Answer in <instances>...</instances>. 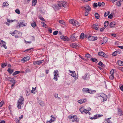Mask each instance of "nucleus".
<instances>
[{"label":"nucleus","instance_id":"nucleus-1","mask_svg":"<svg viewBox=\"0 0 123 123\" xmlns=\"http://www.w3.org/2000/svg\"><path fill=\"white\" fill-rule=\"evenodd\" d=\"M82 90L83 92H85L86 93H89L91 94L94 93L96 92L95 90H92L86 88H84Z\"/></svg>","mask_w":123,"mask_h":123},{"label":"nucleus","instance_id":"nucleus-2","mask_svg":"<svg viewBox=\"0 0 123 123\" xmlns=\"http://www.w3.org/2000/svg\"><path fill=\"white\" fill-rule=\"evenodd\" d=\"M21 33L20 32L16 30H15L14 31H10V34L12 35V36H15L16 38H18V36L19 34H20Z\"/></svg>","mask_w":123,"mask_h":123},{"label":"nucleus","instance_id":"nucleus-3","mask_svg":"<svg viewBox=\"0 0 123 123\" xmlns=\"http://www.w3.org/2000/svg\"><path fill=\"white\" fill-rule=\"evenodd\" d=\"M68 117L69 119H72L71 120L73 122H79V120L76 116H73L71 115L69 116Z\"/></svg>","mask_w":123,"mask_h":123},{"label":"nucleus","instance_id":"nucleus-4","mask_svg":"<svg viewBox=\"0 0 123 123\" xmlns=\"http://www.w3.org/2000/svg\"><path fill=\"white\" fill-rule=\"evenodd\" d=\"M54 77L53 79L55 80L56 81H57L58 80L57 77H59L60 76L58 71L57 70H55L54 71Z\"/></svg>","mask_w":123,"mask_h":123},{"label":"nucleus","instance_id":"nucleus-5","mask_svg":"<svg viewBox=\"0 0 123 123\" xmlns=\"http://www.w3.org/2000/svg\"><path fill=\"white\" fill-rule=\"evenodd\" d=\"M66 3L67 2H66L65 1H60L58 2V4L61 8L62 7H66Z\"/></svg>","mask_w":123,"mask_h":123},{"label":"nucleus","instance_id":"nucleus-6","mask_svg":"<svg viewBox=\"0 0 123 123\" xmlns=\"http://www.w3.org/2000/svg\"><path fill=\"white\" fill-rule=\"evenodd\" d=\"M80 111L81 112L82 114L85 113L86 114L87 113H88L89 115L90 114V113L87 110H86L84 109L83 107H81L79 109Z\"/></svg>","mask_w":123,"mask_h":123},{"label":"nucleus","instance_id":"nucleus-7","mask_svg":"<svg viewBox=\"0 0 123 123\" xmlns=\"http://www.w3.org/2000/svg\"><path fill=\"white\" fill-rule=\"evenodd\" d=\"M69 22L73 24L74 25L79 26L80 24L76 20L74 19H71L69 21Z\"/></svg>","mask_w":123,"mask_h":123},{"label":"nucleus","instance_id":"nucleus-8","mask_svg":"<svg viewBox=\"0 0 123 123\" xmlns=\"http://www.w3.org/2000/svg\"><path fill=\"white\" fill-rule=\"evenodd\" d=\"M0 43L1 47H3L5 49H7V47L6 46V43L4 41L0 39Z\"/></svg>","mask_w":123,"mask_h":123},{"label":"nucleus","instance_id":"nucleus-9","mask_svg":"<svg viewBox=\"0 0 123 123\" xmlns=\"http://www.w3.org/2000/svg\"><path fill=\"white\" fill-rule=\"evenodd\" d=\"M24 98L22 96H20L17 103L23 104Z\"/></svg>","mask_w":123,"mask_h":123},{"label":"nucleus","instance_id":"nucleus-10","mask_svg":"<svg viewBox=\"0 0 123 123\" xmlns=\"http://www.w3.org/2000/svg\"><path fill=\"white\" fill-rule=\"evenodd\" d=\"M100 97H101V99L103 100V101H105L107 99V96L104 93H102L100 95Z\"/></svg>","mask_w":123,"mask_h":123},{"label":"nucleus","instance_id":"nucleus-11","mask_svg":"<svg viewBox=\"0 0 123 123\" xmlns=\"http://www.w3.org/2000/svg\"><path fill=\"white\" fill-rule=\"evenodd\" d=\"M77 37L78 36L75 34H74L71 35L70 37V39L72 41H74Z\"/></svg>","mask_w":123,"mask_h":123},{"label":"nucleus","instance_id":"nucleus-12","mask_svg":"<svg viewBox=\"0 0 123 123\" xmlns=\"http://www.w3.org/2000/svg\"><path fill=\"white\" fill-rule=\"evenodd\" d=\"M69 71L70 72V73H71V75L73 77H75V80L78 79V77H76V74L75 71H71L70 70H69Z\"/></svg>","mask_w":123,"mask_h":123},{"label":"nucleus","instance_id":"nucleus-13","mask_svg":"<svg viewBox=\"0 0 123 123\" xmlns=\"http://www.w3.org/2000/svg\"><path fill=\"white\" fill-rule=\"evenodd\" d=\"M52 7L55 10H57L61 8L58 4L57 5H52Z\"/></svg>","mask_w":123,"mask_h":123},{"label":"nucleus","instance_id":"nucleus-14","mask_svg":"<svg viewBox=\"0 0 123 123\" xmlns=\"http://www.w3.org/2000/svg\"><path fill=\"white\" fill-rule=\"evenodd\" d=\"M103 116L102 115H101L100 114H97L95 115L94 117H91L90 118V119L92 120L98 118V117H100Z\"/></svg>","mask_w":123,"mask_h":123},{"label":"nucleus","instance_id":"nucleus-15","mask_svg":"<svg viewBox=\"0 0 123 123\" xmlns=\"http://www.w3.org/2000/svg\"><path fill=\"white\" fill-rule=\"evenodd\" d=\"M98 55L100 56H103L105 58L107 57V55L102 51L99 52L98 53Z\"/></svg>","mask_w":123,"mask_h":123},{"label":"nucleus","instance_id":"nucleus-16","mask_svg":"<svg viewBox=\"0 0 123 123\" xmlns=\"http://www.w3.org/2000/svg\"><path fill=\"white\" fill-rule=\"evenodd\" d=\"M51 118L50 119L49 121H47L46 122V123H52V122L53 121H55V117H54L53 116L51 115Z\"/></svg>","mask_w":123,"mask_h":123},{"label":"nucleus","instance_id":"nucleus-17","mask_svg":"<svg viewBox=\"0 0 123 123\" xmlns=\"http://www.w3.org/2000/svg\"><path fill=\"white\" fill-rule=\"evenodd\" d=\"M30 59V57L29 56H27L25 57L22 59L21 60V61H23V62L24 63L29 60Z\"/></svg>","mask_w":123,"mask_h":123},{"label":"nucleus","instance_id":"nucleus-18","mask_svg":"<svg viewBox=\"0 0 123 123\" xmlns=\"http://www.w3.org/2000/svg\"><path fill=\"white\" fill-rule=\"evenodd\" d=\"M89 40L91 41H93L97 40L98 38L96 37H88Z\"/></svg>","mask_w":123,"mask_h":123},{"label":"nucleus","instance_id":"nucleus-19","mask_svg":"<svg viewBox=\"0 0 123 123\" xmlns=\"http://www.w3.org/2000/svg\"><path fill=\"white\" fill-rule=\"evenodd\" d=\"M82 8H84L85 9V11H86L89 12L91 10V8L89 6H87L85 7H82Z\"/></svg>","mask_w":123,"mask_h":123},{"label":"nucleus","instance_id":"nucleus-20","mask_svg":"<svg viewBox=\"0 0 123 123\" xmlns=\"http://www.w3.org/2000/svg\"><path fill=\"white\" fill-rule=\"evenodd\" d=\"M60 38L61 39L66 41H68V38L65 36H60Z\"/></svg>","mask_w":123,"mask_h":123},{"label":"nucleus","instance_id":"nucleus-21","mask_svg":"<svg viewBox=\"0 0 123 123\" xmlns=\"http://www.w3.org/2000/svg\"><path fill=\"white\" fill-rule=\"evenodd\" d=\"M117 114L119 116H121L123 115L122 110L118 108Z\"/></svg>","mask_w":123,"mask_h":123},{"label":"nucleus","instance_id":"nucleus-22","mask_svg":"<svg viewBox=\"0 0 123 123\" xmlns=\"http://www.w3.org/2000/svg\"><path fill=\"white\" fill-rule=\"evenodd\" d=\"M42 63L41 61H34L33 62V63L34 65L37 64L39 65Z\"/></svg>","mask_w":123,"mask_h":123},{"label":"nucleus","instance_id":"nucleus-23","mask_svg":"<svg viewBox=\"0 0 123 123\" xmlns=\"http://www.w3.org/2000/svg\"><path fill=\"white\" fill-rule=\"evenodd\" d=\"M26 24H25L23 22H20L18 23V27H22L26 26Z\"/></svg>","mask_w":123,"mask_h":123},{"label":"nucleus","instance_id":"nucleus-24","mask_svg":"<svg viewBox=\"0 0 123 123\" xmlns=\"http://www.w3.org/2000/svg\"><path fill=\"white\" fill-rule=\"evenodd\" d=\"M87 100L85 98L84 99H81L80 100H79L78 102L79 103L81 104L82 103H84L86 102Z\"/></svg>","mask_w":123,"mask_h":123},{"label":"nucleus","instance_id":"nucleus-25","mask_svg":"<svg viewBox=\"0 0 123 123\" xmlns=\"http://www.w3.org/2000/svg\"><path fill=\"white\" fill-rule=\"evenodd\" d=\"M123 1V0H119L117 1L116 3V6H120L121 5L120 2H122Z\"/></svg>","mask_w":123,"mask_h":123},{"label":"nucleus","instance_id":"nucleus-26","mask_svg":"<svg viewBox=\"0 0 123 123\" xmlns=\"http://www.w3.org/2000/svg\"><path fill=\"white\" fill-rule=\"evenodd\" d=\"M117 63L119 66H123V62L122 61H117Z\"/></svg>","mask_w":123,"mask_h":123},{"label":"nucleus","instance_id":"nucleus-27","mask_svg":"<svg viewBox=\"0 0 123 123\" xmlns=\"http://www.w3.org/2000/svg\"><path fill=\"white\" fill-rule=\"evenodd\" d=\"M116 24V23L114 22H112L111 23L110 26L111 27H113L115 26Z\"/></svg>","mask_w":123,"mask_h":123},{"label":"nucleus","instance_id":"nucleus-28","mask_svg":"<svg viewBox=\"0 0 123 123\" xmlns=\"http://www.w3.org/2000/svg\"><path fill=\"white\" fill-rule=\"evenodd\" d=\"M99 26L98 24H94L93 25V27L94 29L96 30H97Z\"/></svg>","mask_w":123,"mask_h":123},{"label":"nucleus","instance_id":"nucleus-29","mask_svg":"<svg viewBox=\"0 0 123 123\" xmlns=\"http://www.w3.org/2000/svg\"><path fill=\"white\" fill-rule=\"evenodd\" d=\"M23 104L17 103V106L18 109H21L22 108Z\"/></svg>","mask_w":123,"mask_h":123},{"label":"nucleus","instance_id":"nucleus-30","mask_svg":"<svg viewBox=\"0 0 123 123\" xmlns=\"http://www.w3.org/2000/svg\"><path fill=\"white\" fill-rule=\"evenodd\" d=\"M70 46L72 48H75L78 46L75 43H72L70 45Z\"/></svg>","mask_w":123,"mask_h":123},{"label":"nucleus","instance_id":"nucleus-31","mask_svg":"<svg viewBox=\"0 0 123 123\" xmlns=\"http://www.w3.org/2000/svg\"><path fill=\"white\" fill-rule=\"evenodd\" d=\"M109 23L108 21H105L104 23V27L105 28L107 26H108V25L109 24Z\"/></svg>","mask_w":123,"mask_h":123},{"label":"nucleus","instance_id":"nucleus-32","mask_svg":"<svg viewBox=\"0 0 123 123\" xmlns=\"http://www.w3.org/2000/svg\"><path fill=\"white\" fill-rule=\"evenodd\" d=\"M37 2V0H33L32 3V6H35Z\"/></svg>","mask_w":123,"mask_h":123},{"label":"nucleus","instance_id":"nucleus-33","mask_svg":"<svg viewBox=\"0 0 123 123\" xmlns=\"http://www.w3.org/2000/svg\"><path fill=\"white\" fill-rule=\"evenodd\" d=\"M107 41V38L106 37H104L103 39V43H106Z\"/></svg>","mask_w":123,"mask_h":123},{"label":"nucleus","instance_id":"nucleus-34","mask_svg":"<svg viewBox=\"0 0 123 123\" xmlns=\"http://www.w3.org/2000/svg\"><path fill=\"white\" fill-rule=\"evenodd\" d=\"M91 60L92 62H98L97 59L95 58H92L91 59Z\"/></svg>","mask_w":123,"mask_h":123},{"label":"nucleus","instance_id":"nucleus-35","mask_svg":"<svg viewBox=\"0 0 123 123\" xmlns=\"http://www.w3.org/2000/svg\"><path fill=\"white\" fill-rule=\"evenodd\" d=\"M95 17L97 19H98L99 18V15L98 13H96L95 14Z\"/></svg>","mask_w":123,"mask_h":123},{"label":"nucleus","instance_id":"nucleus-36","mask_svg":"<svg viewBox=\"0 0 123 123\" xmlns=\"http://www.w3.org/2000/svg\"><path fill=\"white\" fill-rule=\"evenodd\" d=\"M80 38L81 39H83L84 38V34L83 33H82L80 36Z\"/></svg>","mask_w":123,"mask_h":123},{"label":"nucleus","instance_id":"nucleus-37","mask_svg":"<svg viewBox=\"0 0 123 123\" xmlns=\"http://www.w3.org/2000/svg\"><path fill=\"white\" fill-rule=\"evenodd\" d=\"M7 71L9 73L11 74L13 72V70L10 68H8L7 69Z\"/></svg>","mask_w":123,"mask_h":123},{"label":"nucleus","instance_id":"nucleus-38","mask_svg":"<svg viewBox=\"0 0 123 123\" xmlns=\"http://www.w3.org/2000/svg\"><path fill=\"white\" fill-rule=\"evenodd\" d=\"M8 5V4L6 2H4L3 4V5L4 7L5 6H7Z\"/></svg>","mask_w":123,"mask_h":123},{"label":"nucleus","instance_id":"nucleus-39","mask_svg":"<svg viewBox=\"0 0 123 123\" xmlns=\"http://www.w3.org/2000/svg\"><path fill=\"white\" fill-rule=\"evenodd\" d=\"M19 71H16L12 74V75L13 76H14L19 74Z\"/></svg>","mask_w":123,"mask_h":123},{"label":"nucleus","instance_id":"nucleus-40","mask_svg":"<svg viewBox=\"0 0 123 123\" xmlns=\"http://www.w3.org/2000/svg\"><path fill=\"white\" fill-rule=\"evenodd\" d=\"M31 25L32 27L33 28L35 27L36 25V23L34 22L33 23H31Z\"/></svg>","mask_w":123,"mask_h":123},{"label":"nucleus","instance_id":"nucleus-41","mask_svg":"<svg viewBox=\"0 0 123 123\" xmlns=\"http://www.w3.org/2000/svg\"><path fill=\"white\" fill-rule=\"evenodd\" d=\"M118 52H119V51H115L113 53L112 55L114 56H116L117 55V53H118Z\"/></svg>","mask_w":123,"mask_h":123},{"label":"nucleus","instance_id":"nucleus-42","mask_svg":"<svg viewBox=\"0 0 123 123\" xmlns=\"http://www.w3.org/2000/svg\"><path fill=\"white\" fill-rule=\"evenodd\" d=\"M87 74H85L84 76H82V78L84 80H86L87 77Z\"/></svg>","mask_w":123,"mask_h":123},{"label":"nucleus","instance_id":"nucleus-43","mask_svg":"<svg viewBox=\"0 0 123 123\" xmlns=\"http://www.w3.org/2000/svg\"><path fill=\"white\" fill-rule=\"evenodd\" d=\"M98 64L100 66L103 67H104L103 66H104V65L103 64V63L101 62H100L98 63Z\"/></svg>","mask_w":123,"mask_h":123},{"label":"nucleus","instance_id":"nucleus-44","mask_svg":"<svg viewBox=\"0 0 123 123\" xmlns=\"http://www.w3.org/2000/svg\"><path fill=\"white\" fill-rule=\"evenodd\" d=\"M4 104V101H2L0 103V107H1Z\"/></svg>","mask_w":123,"mask_h":123},{"label":"nucleus","instance_id":"nucleus-45","mask_svg":"<svg viewBox=\"0 0 123 123\" xmlns=\"http://www.w3.org/2000/svg\"><path fill=\"white\" fill-rule=\"evenodd\" d=\"M15 12L18 14H19L20 13V11L18 9H17L15 10Z\"/></svg>","mask_w":123,"mask_h":123},{"label":"nucleus","instance_id":"nucleus-46","mask_svg":"<svg viewBox=\"0 0 123 123\" xmlns=\"http://www.w3.org/2000/svg\"><path fill=\"white\" fill-rule=\"evenodd\" d=\"M109 13V12H105L104 14V16L105 17H106Z\"/></svg>","mask_w":123,"mask_h":123},{"label":"nucleus","instance_id":"nucleus-47","mask_svg":"<svg viewBox=\"0 0 123 123\" xmlns=\"http://www.w3.org/2000/svg\"><path fill=\"white\" fill-rule=\"evenodd\" d=\"M93 6L94 8L97 7L98 6V4L96 3H94Z\"/></svg>","mask_w":123,"mask_h":123},{"label":"nucleus","instance_id":"nucleus-48","mask_svg":"<svg viewBox=\"0 0 123 123\" xmlns=\"http://www.w3.org/2000/svg\"><path fill=\"white\" fill-rule=\"evenodd\" d=\"M112 17L113 15L112 14H110L108 16V18L110 19L112 18Z\"/></svg>","mask_w":123,"mask_h":123},{"label":"nucleus","instance_id":"nucleus-49","mask_svg":"<svg viewBox=\"0 0 123 123\" xmlns=\"http://www.w3.org/2000/svg\"><path fill=\"white\" fill-rule=\"evenodd\" d=\"M6 65V64L5 63H3L1 65V67L3 68L5 67Z\"/></svg>","mask_w":123,"mask_h":123},{"label":"nucleus","instance_id":"nucleus-50","mask_svg":"<svg viewBox=\"0 0 123 123\" xmlns=\"http://www.w3.org/2000/svg\"><path fill=\"white\" fill-rule=\"evenodd\" d=\"M41 24H42L43 25V27H44L45 28L46 27V24H45L44 22H42L41 23Z\"/></svg>","mask_w":123,"mask_h":123},{"label":"nucleus","instance_id":"nucleus-51","mask_svg":"<svg viewBox=\"0 0 123 123\" xmlns=\"http://www.w3.org/2000/svg\"><path fill=\"white\" fill-rule=\"evenodd\" d=\"M114 78V75H111L109 76V78L111 80H112Z\"/></svg>","mask_w":123,"mask_h":123},{"label":"nucleus","instance_id":"nucleus-52","mask_svg":"<svg viewBox=\"0 0 123 123\" xmlns=\"http://www.w3.org/2000/svg\"><path fill=\"white\" fill-rule=\"evenodd\" d=\"M114 71L113 69L111 70L110 71V74L111 75H114Z\"/></svg>","mask_w":123,"mask_h":123},{"label":"nucleus","instance_id":"nucleus-53","mask_svg":"<svg viewBox=\"0 0 123 123\" xmlns=\"http://www.w3.org/2000/svg\"><path fill=\"white\" fill-rule=\"evenodd\" d=\"M59 23L61 24H64V22L62 20H60L59 21Z\"/></svg>","mask_w":123,"mask_h":123},{"label":"nucleus","instance_id":"nucleus-54","mask_svg":"<svg viewBox=\"0 0 123 123\" xmlns=\"http://www.w3.org/2000/svg\"><path fill=\"white\" fill-rule=\"evenodd\" d=\"M91 55L89 54H86L85 56L87 58H90Z\"/></svg>","mask_w":123,"mask_h":123},{"label":"nucleus","instance_id":"nucleus-55","mask_svg":"<svg viewBox=\"0 0 123 123\" xmlns=\"http://www.w3.org/2000/svg\"><path fill=\"white\" fill-rule=\"evenodd\" d=\"M110 118H108V119L107 120V123H112V122L109 119Z\"/></svg>","mask_w":123,"mask_h":123},{"label":"nucleus","instance_id":"nucleus-56","mask_svg":"<svg viewBox=\"0 0 123 123\" xmlns=\"http://www.w3.org/2000/svg\"><path fill=\"white\" fill-rule=\"evenodd\" d=\"M58 33L57 31H54L53 32V34L54 35H56Z\"/></svg>","mask_w":123,"mask_h":123},{"label":"nucleus","instance_id":"nucleus-57","mask_svg":"<svg viewBox=\"0 0 123 123\" xmlns=\"http://www.w3.org/2000/svg\"><path fill=\"white\" fill-rule=\"evenodd\" d=\"M10 78H11L10 77H8V78H6V80H9L10 81H11V79H10Z\"/></svg>","mask_w":123,"mask_h":123},{"label":"nucleus","instance_id":"nucleus-58","mask_svg":"<svg viewBox=\"0 0 123 123\" xmlns=\"http://www.w3.org/2000/svg\"><path fill=\"white\" fill-rule=\"evenodd\" d=\"M36 88V87H35L34 88L33 87L32 88V90L31 91V92L32 93H33V92L35 90Z\"/></svg>","mask_w":123,"mask_h":123},{"label":"nucleus","instance_id":"nucleus-59","mask_svg":"<svg viewBox=\"0 0 123 123\" xmlns=\"http://www.w3.org/2000/svg\"><path fill=\"white\" fill-rule=\"evenodd\" d=\"M89 12L86 11V12L85 13V15L86 16H87L88 15Z\"/></svg>","mask_w":123,"mask_h":123},{"label":"nucleus","instance_id":"nucleus-60","mask_svg":"<svg viewBox=\"0 0 123 123\" xmlns=\"http://www.w3.org/2000/svg\"><path fill=\"white\" fill-rule=\"evenodd\" d=\"M10 79H11V82H15V80H14L13 78H10Z\"/></svg>","mask_w":123,"mask_h":123},{"label":"nucleus","instance_id":"nucleus-61","mask_svg":"<svg viewBox=\"0 0 123 123\" xmlns=\"http://www.w3.org/2000/svg\"><path fill=\"white\" fill-rule=\"evenodd\" d=\"M54 96L55 97V98H57L58 97V95L57 94L55 93L54 94Z\"/></svg>","mask_w":123,"mask_h":123},{"label":"nucleus","instance_id":"nucleus-62","mask_svg":"<svg viewBox=\"0 0 123 123\" xmlns=\"http://www.w3.org/2000/svg\"><path fill=\"white\" fill-rule=\"evenodd\" d=\"M105 28L104 27V28H101L100 29V31L101 32L103 31L104 30Z\"/></svg>","mask_w":123,"mask_h":123},{"label":"nucleus","instance_id":"nucleus-63","mask_svg":"<svg viewBox=\"0 0 123 123\" xmlns=\"http://www.w3.org/2000/svg\"><path fill=\"white\" fill-rule=\"evenodd\" d=\"M41 20L44 21V19L42 17H41L39 18Z\"/></svg>","mask_w":123,"mask_h":123},{"label":"nucleus","instance_id":"nucleus-64","mask_svg":"<svg viewBox=\"0 0 123 123\" xmlns=\"http://www.w3.org/2000/svg\"><path fill=\"white\" fill-rule=\"evenodd\" d=\"M26 72H30V70L29 69H27L26 70Z\"/></svg>","mask_w":123,"mask_h":123}]
</instances>
